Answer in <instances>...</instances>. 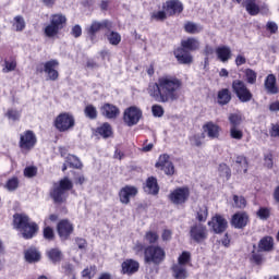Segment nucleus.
Instances as JSON below:
<instances>
[{
	"label": "nucleus",
	"instance_id": "obj_1",
	"mask_svg": "<svg viewBox=\"0 0 279 279\" xmlns=\"http://www.w3.org/2000/svg\"><path fill=\"white\" fill-rule=\"evenodd\" d=\"M182 81L175 76L163 75L148 85V95L158 104H169L180 99Z\"/></svg>",
	"mask_w": 279,
	"mask_h": 279
},
{
	"label": "nucleus",
	"instance_id": "obj_2",
	"mask_svg": "<svg viewBox=\"0 0 279 279\" xmlns=\"http://www.w3.org/2000/svg\"><path fill=\"white\" fill-rule=\"evenodd\" d=\"M13 226L20 230L24 239H34L38 232V225L29 221V216L25 214H15L13 216Z\"/></svg>",
	"mask_w": 279,
	"mask_h": 279
},
{
	"label": "nucleus",
	"instance_id": "obj_3",
	"mask_svg": "<svg viewBox=\"0 0 279 279\" xmlns=\"http://www.w3.org/2000/svg\"><path fill=\"white\" fill-rule=\"evenodd\" d=\"M73 189V182L69 178L61 179L59 183H54L50 197H52L54 204H64L66 197H69V191Z\"/></svg>",
	"mask_w": 279,
	"mask_h": 279
},
{
	"label": "nucleus",
	"instance_id": "obj_4",
	"mask_svg": "<svg viewBox=\"0 0 279 279\" xmlns=\"http://www.w3.org/2000/svg\"><path fill=\"white\" fill-rule=\"evenodd\" d=\"M167 253L159 245H148L144 251V263L146 265H160L165 260Z\"/></svg>",
	"mask_w": 279,
	"mask_h": 279
},
{
	"label": "nucleus",
	"instance_id": "obj_5",
	"mask_svg": "<svg viewBox=\"0 0 279 279\" xmlns=\"http://www.w3.org/2000/svg\"><path fill=\"white\" fill-rule=\"evenodd\" d=\"M66 25V16L62 14H54L50 17V23L44 28V34L47 38H56L60 34V29Z\"/></svg>",
	"mask_w": 279,
	"mask_h": 279
},
{
	"label": "nucleus",
	"instance_id": "obj_6",
	"mask_svg": "<svg viewBox=\"0 0 279 279\" xmlns=\"http://www.w3.org/2000/svg\"><path fill=\"white\" fill-rule=\"evenodd\" d=\"M58 66H60V62L56 59H51L49 61H46L44 63H39L36 66L37 73H46L47 80H50L51 82H56L59 77L58 73Z\"/></svg>",
	"mask_w": 279,
	"mask_h": 279
},
{
	"label": "nucleus",
	"instance_id": "obj_7",
	"mask_svg": "<svg viewBox=\"0 0 279 279\" xmlns=\"http://www.w3.org/2000/svg\"><path fill=\"white\" fill-rule=\"evenodd\" d=\"M54 128L59 132H69V130H73V128H75V117L70 112L60 113L54 119Z\"/></svg>",
	"mask_w": 279,
	"mask_h": 279
},
{
	"label": "nucleus",
	"instance_id": "obj_8",
	"mask_svg": "<svg viewBox=\"0 0 279 279\" xmlns=\"http://www.w3.org/2000/svg\"><path fill=\"white\" fill-rule=\"evenodd\" d=\"M232 90L236 95L238 99L242 101V104H247V101H252V92L247 88L245 82L241 80H234L232 82Z\"/></svg>",
	"mask_w": 279,
	"mask_h": 279
},
{
	"label": "nucleus",
	"instance_id": "obj_9",
	"mask_svg": "<svg viewBox=\"0 0 279 279\" xmlns=\"http://www.w3.org/2000/svg\"><path fill=\"white\" fill-rule=\"evenodd\" d=\"M141 117H143V111L138 107H129L124 110L123 121L129 128H132L141 121Z\"/></svg>",
	"mask_w": 279,
	"mask_h": 279
},
{
	"label": "nucleus",
	"instance_id": "obj_10",
	"mask_svg": "<svg viewBox=\"0 0 279 279\" xmlns=\"http://www.w3.org/2000/svg\"><path fill=\"white\" fill-rule=\"evenodd\" d=\"M190 236L195 243H202L208 239V229L202 223H195L190 229Z\"/></svg>",
	"mask_w": 279,
	"mask_h": 279
},
{
	"label": "nucleus",
	"instance_id": "obj_11",
	"mask_svg": "<svg viewBox=\"0 0 279 279\" xmlns=\"http://www.w3.org/2000/svg\"><path fill=\"white\" fill-rule=\"evenodd\" d=\"M191 191L189 187H178L170 193L169 199L172 202V204L180 205L186 203V199H189Z\"/></svg>",
	"mask_w": 279,
	"mask_h": 279
},
{
	"label": "nucleus",
	"instance_id": "obj_12",
	"mask_svg": "<svg viewBox=\"0 0 279 279\" xmlns=\"http://www.w3.org/2000/svg\"><path fill=\"white\" fill-rule=\"evenodd\" d=\"M208 226L213 228L216 234H221V232H226L228 229V220H226L221 215H216L208 222Z\"/></svg>",
	"mask_w": 279,
	"mask_h": 279
},
{
	"label": "nucleus",
	"instance_id": "obj_13",
	"mask_svg": "<svg viewBox=\"0 0 279 279\" xmlns=\"http://www.w3.org/2000/svg\"><path fill=\"white\" fill-rule=\"evenodd\" d=\"M36 134L33 131H26L20 136V147L21 149H33L36 145Z\"/></svg>",
	"mask_w": 279,
	"mask_h": 279
},
{
	"label": "nucleus",
	"instance_id": "obj_14",
	"mask_svg": "<svg viewBox=\"0 0 279 279\" xmlns=\"http://www.w3.org/2000/svg\"><path fill=\"white\" fill-rule=\"evenodd\" d=\"M157 169H161L166 175H173L175 173V168L173 162L169 160V155L163 154L159 157L158 162L156 163Z\"/></svg>",
	"mask_w": 279,
	"mask_h": 279
},
{
	"label": "nucleus",
	"instance_id": "obj_15",
	"mask_svg": "<svg viewBox=\"0 0 279 279\" xmlns=\"http://www.w3.org/2000/svg\"><path fill=\"white\" fill-rule=\"evenodd\" d=\"M73 223L69 220H61L57 226L58 234L61 239V241H66L73 234Z\"/></svg>",
	"mask_w": 279,
	"mask_h": 279
},
{
	"label": "nucleus",
	"instance_id": "obj_16",
	"mask_svg": "<svg viewBox=\"0 0 279 279\" xmlns=\"http://www.w3.org/2000/svg\"><path fill=\"white\" fill-rule=\"evenodd\" d=\"M136 195H138V189L132 185H125L119 192L121 204H129L130 199H132V197H136Z\"/></svg>",
	"mask_w": 279,
	"mask_h": 279
},
{
	"label": "nucleus",
	"instance_id": "obj_17",
	"mask_svg": "<svg viewBox=\"0 0 279 279\" xmlns=\"http://www.w3.org/2000/svg\"><path fill=\"white\" fill-rule=\"evenodd\" d=\"M112 27H114V25L112 24L111 21H108V20H104L102 22L94 21L92 25L87 28V33L89 36H95L97 32H99L100 29H108L110 32Z\"/></svg>",
	"mask_w": 279,
	"mask_h": 279
},
{
	"label": "nucleus",
	"instance_id": "obj_18",
	"mask_svg": "<svg viewBox=\"0 0 279 279\" xmlns=\"http://www.w3.org/2000/svg\"><path fill=\"white\" fill-rule=\"evenodd\" d=\"M163 10L168 16H173V14H180L184 7H182V2L179 0H170L163 4Z\"/></svg>",
	"mask_w": 279,
	"mask_h": 279
},
{
	"label": "nucleus",
	"instance_id": "obj_19",
	"mask_svg": "<svg viewBox=\"0 0 279 279\" xmlns=\"http://www.w3.org/2000/svg\"><path fill=\"white\" fill-rule=\"evenodd\" d=\"M248 219L250 218L247 217V214L243 211L236 213L231 218V226H233V228H236L238 230H241L242 228H245V226H247Z\"/></svg>",
	"mask_w": 279,
	"mask_h": 279
},
{
	"label": "nucleus",
	"instance_id": "obj_20",
	"mask_svg": "<svg viewBox=\"0 0 279 279\" xmlns=\"http://www.w3.org/2000/svg\"><path fill=\"white\" fill-rule=\"evenodd\" d=\"M141 267V264H138L137 260L134 259H125L122 263V274H125L126 276H132L133 274H136Z\"/></svg>",
	"mask_w": 279,
	"mask_h": 279
},
{
	"label": "nucleus",
	"instance_id": "obj_21",
	"mask_svg": "<svg viewBox=\"0 0 279 279\" xmlns=\"http://www.w3.org/2000/svg\"><path fill=\"white\" fill-rule=\"evenodd\" d=\"M174 58H177L180 64H191V62H193V57L184 48L174 50Z\"/></svg>",
	"mask_w": 279,
	"mask_h": 279
},
{
	"label": "nucleus",
	"instance_id": "obj_22",
	"mask_svg": "<svg viewBox=\"0 0 279 279\" xmlns=\"http://www.w3.org/2000/svg\"><path fill=\"white\" fill-rule=\"evenodd\" d=\"M120 110L114 105L105 104L101 107V114L107 119H117L120 114Z\"/></svg>",
	"mask_w": 279,
	"mask_h": 279
},
{
	"label": "nucleus",
	"instance_id": "obj_23",
	"mask_svg": "<svg viewBox=\"0 0 279 279\" xmlns=\"http://www.w3.org/2000/svg\"><path fill=\"white\" fill-rule=\"evenodd\" d=\"M203 130L209 138H219V132H221V128L213 122L206 123Z\"/></svg>",
	"mask_w": 279,
	"mask_h": 279
},
{
	"label": "nucleus",
	"instance_id": "obj_24",
	"mask_svg": "<svg viewBox=\"0 0 279 279\" xmlns=\"http://www.w3.org/2000/svg\"><path fill=\"white\" fill-rule=\"evenodd\" d=\"M216 54L220 62H228L232 58V50L228 46H219L216 48Z\"/></svg>",
	"mask_w": 279,
	"mask_h": 279
},
{
	"label": "nucleus",
	"instance_id": "obj_25",
	"mask_svg": "<svg viewBox=\"0 0 279 279\" xmlns=\"http://www.w3.org/2000/svg\"><path fill=\"white\" fill-rule=\"evenodd\" d=\"M171 269H172V276L174 279L189 278V270L186 269V266L174 264Z\"/></svg>",
	"mask_w": 279,
	"mask_h": 279
},
{
	"label": "nucleus",
	"instance_id": "obj_26",
	"mask_svg": "<svg viewBox=\"0 0 279 279\" xmlns=\"http://www.w3.org/2000/svg\"><path fill=\"white\" fill-rule=\"evenodd\" d=\"M183 49L187 51H197L199 49V40L197 38L190 37L181 41Z\"/></svg>",
	"mask_w": 279,
	"mask_h": 279
},
{
	"label": "nucleus",
	"instance_id": "obj_27",
	"mask_svg": "<svg viewBox=\"0 0 279 279\" xmlns=\"http://www.w3.org/2000/svg\"><path fill=\"white\" fill-rule=\"evenodd\" d=\"M247 158H245V156L243 155L236 156L234 162V168L236 169V171H239L240 173H247Z\"/></svg>",
	"mask_w": 279,
	"mask_h": 279
},
{
	"label": "nucleus",
	"instance_id": "obj_28",
	"mask_svg": "<svg viewBox=\"0 0 279 279\" xmlns=\"http://www.w3.org/2000/svg\"><path fill=\"white\" fill-rule=\"evenodd\" d=\"M26 263H38L40 260V252L36 248H28L24 252Z\"/></svg>",
	"mask_w": 279,
	"mask_h": 279
},
{
	"label": "nucleus",
	"instance_id": "obj_29",
	"mask_svg": "<svg viewBox=\"0 0 279 279\" xmlns=\"http://www.w3.org/2000/svg\"><path fill=\"white\" fill-rule=\"evenodd\" d=\"M158 191H160V187H158L156 178H148L146 181V193H149V195H158Z\"/></svg>",
	"mask_w": 279,
	"mask_h": 279
},
{
	"label": "nucleus",
	"instance_id": "obj_30",
	"mask_svg": "<svg viewBox=\"0 0 279 279\" xmlns=\"http://www.w3.org/2000/svg\"><path fill=\"white\" fill-rule=\"evenodd\" d=\"M245 10L251 14V16H256L260 12V7L256 0H246Z\"/></svg>",
	"mask_w": 279,
	"mask_h": 279
},
{
	"label": "nucleus",
	"instance_id": "obj_31",
	"mask_svg": "<svg viewBox=\"0 0 279 279\" xmlns=\"http://www.w3.org/2000/svg\"><path fill=\"white\" fill-rule=\"evenodd\" d=\"M231 99H232V95L230 94V89L225 88L218 92V104L220 106H226L230 104Z\"/></svg>",
	"mask_w": 279,
	"mask_h": 279
},
{
	"label": "nucleus",
	"instance_id": "obj_32",
	"mask_svg": "<svg viewBox=\"0 0 279 279\" xmlns=\"http://www.w3.org/2000/svg\"><path fill=\"white\" fill-rule=\"evenodd\" d=\"M265 87L268 93H271V95H276V93H278V87H276V76L274 74H269L266 77Z\"/></svg>",
	"mask_w": 279,
	"mask_h": 279
},
{
	"label": "nucleus",
	"instance_id": "obj_33",
	"mask_svg": "<svg viewBox=\"0 0 279 279\" xmlns=\"http://www.w3.org/2000/svg\"><path fill=\"white\" fill-rule=\"evenodd\" d=\"M274 248V239L271 236H266L259 241V250L262 252H270Z\"/></svg>",
	"mask_w": 279,
	"mask_h": 279
},
{
	"label": "nucleus",
	"instance_id": "obj_34",
	"mask_svg": "<svg viewBox=\"0 0 279 279\" xmlns=\"http://www.w3.org/2000/svg\"><path fill=\"white\" fill-rule=\"evenodd\" d=\"M230 128H239L243 123V114L241 113H231L229 114Z\"/></svg>",
	"mask_w": 279,
	"mask_h": 279
},
{
	"label": "nucleus",
	"instance_id": "obj_35",
	"mask_svg": "<svg viewBox=\"0 0 279 279\" xmlns=\"http://www.w3.org/2000/svg\"><path fill=\"white\" fill-rule=\"evenodd\" d=\"M108 43H110L113 47H117L121 43V34L110 31L106 34Z\"/></svg>",
	"mask_w": 279,
	"mask_h": 279
},
{
	"label": "nucleus",
	"instance_id": "obj_36",
	"mask_svg": "<svg viewBox=\"0 0 279 279\" xmlns=\"http://www.w3.org/2000/svg\"><path fill=\"white\" fill-rule=\"evenodd\" d=\"M184 29L187 34H199L204 29V27L199 24H195L193 22H187L184 25Z\"/></svg>",
	"mask_w": 279,
	"mask_h": 279
},
{
	"label": "nucleus",
	"instance_id": "obj_37",
	"mask_svg": "<svg viewBox=\"0 0 279 279\" xmlns=\"http://www.w3.org/2000/svg\"><path fill=\"white\" fill-rule=\"evenodd\" d=\"M229 135L233 141H243V130L239 126H230Z\"/></svg>",
	"mask_w": 279,
	"mask_h": 279
},
{
	"label": "nucleus",
	"instance_id": "obj_38",
	"mask_svg": "<svg viewBox=\"0 0 279 279\" xmlns=\"http://www.w3.org/2000/svg\"><path fill=\"white\" fill-rule=\"evenodd\" d=\"M20 184L21 182L19 181V178L13 177L7 181V183L4 184V189H7V191H9L10 193H13V191H16V189H19Z\"/></svg>",
	"mask_w": 279,
	"mask_h": 279
},
{
	"label": "nucleus",
	"instance_id": "obj_39",
	"mask_svg": "<svg viewBox=\"0 0 279 279\" xmlns=\"http://www.w3.org/2000/svg\"><path fill=\"white\" fill-rule=\"evenodd\" d=\"M160 236L158 235V232L156 231H147L144 235V241L146 243H149V245H154L155 243H158V240Z\"/></svg>",
	"mask_w": 279,
	"mask_h": 279
},
{
	"label": "nucleus",
	"instance_id": "obj_40",
	"mask_svg": "<svg viewBox=\"0 0 279 279\" xmlns=\"http://www.w3.org/2000/svg\"><path fill=\"white\" fill-rule=\"evenodd\" d=\"M196 219L201 223L206 221V219H208V207H206L205 205L199 206L196 210Z\"/></svg>",
	"mask_w": 279,
	"mask_h": 279
},
{
	"label": "nucleus",
	"instance_id": "obj_41",
	"mask_svg": "<svg viewBox=\"0 0 279 279\" xmlns=\"http://www.w3.org/2000/svg\"><path fill=\"white\" fill-rule=\"evenodd\" d=\"M47 254H48V258L52 263H60L62 260V252L58 248H52L48 251Z\"/></svg>",
	"mask_w": 279,
	"mask_h": 279
},
{
	"label": "nucleus",
	"instance_id": "obj_42",
	"mask_svg": "<svg viewBox=\"0 0 279 279\" xmlns=\"http://www.w3.org/2000/svg\"><path fill=\"white\" fill-rule=\"evenodd\" d=\"M204 138H206L204 133H198L190 137V143L193 147H202Z\"/></svg>",
	"mask_w": 279,
	"mask_h": 279
},
{
	"label": "nucleus",
	"instance_id": "obj_43",
	"mask_svg": "<svg viewBox=\"0 0 279 279\" xmlns=\"http://www.w3.org/2000/svg\"><path fill=\"white\" fill-rule=\"evenodd\" d=\"M98 134H100L102 138H109V136H112V126H110L109 123H104L98 128Z\"/></svg>",
	"mask_w": 279,
	"mask_h": 279
},
{
	"label": "nucleus",
	"instance_id": "obj_44",
	"mask_svg": "<svg viewBox=\"0 0 279 279\" xmlns=\"http://www.w3.org/2000/svg\"><path fill=\"white\" fill-rule=\"evenodd\" d=\"M66 165L73 169H82V161H80V158L74 155H69L66 157Z\"/></svg>",
	"mask_w": 279,
	"mask_h": 279
},
{
	"label": "nucleus",
	"instance_id": "obj_45",
	"mask_svg": "<svg viewBox=\"0 0 279 279\" xmlns=\"http://www.w3.org/2000/svg\"><path fill=\"white\" fill-rule=\"evenodd\" d=\"M13 27L15 32H23L25 29V19L21 15L15 16L13 19Z\"/></svg>",
	"mask_w": 279,
	"mask_h": 279
},
{
	"label": "nucleus",
	"instance_id": "obj_46",
	"mask_svg": "<svg viewBox=\"0 0 279 279\" xmlns=\"http://www.w3.org/2000/svg\"><path fill=\"white\" fill-rule=\"evenodd\" d=\"M135 256H143V254L145 255V250H147V246H145V244L141 241H136L134 244H133V247H132Z\"/></svg>",
	"mask_w": 279,
	"mask_h": 279
},
{
	"label": "nucleus",
	"instance_id": "obj_47",
	"mask_svg": "<svg viewBox=\"0 0 279 279\" xmlns=\"http://www.w3.org/2000/svg\"><path fill=\"white\" fill-rule=\"evenodd\" d=\"M244 77L247 84H254L256 82V78L258 77V74L252 69H246L244 71Z\"/></svg>",
	"mask_w": 279,
	"mask_h": 279
},
{
	"label": "nucleus",
	"instance_id": "obj_48",
	"mask_svg": "<svg viewBox=\"0 0 279 279\" xmlns=\"http://www.w3.org/2000/svg\"><path fill=\"white\" fill-rule=\"evenodd\" d=\"M191 263V253L187 251L182 252V254L178 257L177 265H181L183 267H186Z\"/></svg>",
	"mask_w": 279,
	"mask_h": 279
},
{
	"label": "nucleus",
	"instance_id": "obj_49",
	"mask_svg": "<svg viewBox=\"0 0 279 279\" xmlns=\"http://www.w3.org/2000/svg\"><path fill=\"white\" fill-rule=\"evenodd\" d=\"M5 117L9 121H19L21 119V111L14 108L8 109Z\"/></svg>",
	"mask_w": 279,
	"mask_h": 279
},
{
	"label": "nucleus",
	"instance_id": "obj_50",
	"mask_svg": "<svg viewBox=\"0 0 279 279\" xmlns=\"http://www.w3.org/2000/svg\"><path fill=\"white\" fill-rule=\"evenodd\" d=\"M84 113L87 119H97V108L93 105H87L84 109Z\"/></svg>",
	"mask_w": 279,
	"mask_h": 279
},
{
	"label": "nucleus",
	"instance_id": "obj_51",
	"mask_svg": "<svg viewBox=\"0 0 279 279\" xmlns=\"http://www.w3.org/2000/svg\"><path fill=\"white\" fill-rule=\"evenodd\" d=\"M233 206H234V208H245V206H247V202L245 201V197L234 195L233 196Z\"/></svg>",
	"mask_w": 279,
	"mask_h": 279
},
{
	"label": "nucleus",
	"instance_id": "obj_52",
	"mask_svg": "<svg viewBox=\"0 0 279 279\" xmlns=\"http://www.w3.org/2000/svg\"><path fill=\"white\" fill-rule=\"evenodd\" d=\"M96 274H97V266H90L89 268H85L82 271L83 278H86V279L95 278Z\"/></svg>",
	"mask_w": 279,
	"mask_h": 279
},
{
	"label": "nucleus",
	"instance_id": "obj_53",
	"mask_svg": "<svg viewBox=\"0 0 279 279\" xmlns=\"http://www.w3.org/2000/svg\"><path fill=\"white\" fill-rule=\"evenodd\" d=\"M151 112H153V117H156V118L165 117V108H162V106L160 105H153Z\"/></svg>",
	"mask_w": 279,
	"mask_h": 279
},
{
	"label": "nucleus",
	"instance_id": "obj_54",
	"mask_svg": "<svg viewBox=\"0 0 279 279\" xmlns=\"http://www.w3.org/2000/svg\"><path fill=\"white\" fill-rule=\"evenodd\" d=\"M15 69H16V61L14 60L4 61V68L2 69L4 73H11V71H15Z\"/></svg>",
	"mask_w": 279,
	"mask_h": 279
},
{
	"label": "nucleus",
	"instance_id": "obj_55",
	"mask_svg": "<svg viewBox=\"0 0 279 279\" xmlns=\"http://www.w3.org/2000/svg\"><path fill=\"white\" fill-rule=\"evenodd\" d=\"M269 135L271 138H279V123H272L270 125Z\"/></svg>",
	"mask_w": 279,
	"mask_h": 279
},
{
	"label": "nucleus",
	"instance_id": "obj_56",
	"mask_svg": "<svg viewBox=\"0 0 279 279\" xmlns=\"http://www.w3.org/2000/svg\"><path fill=\"white\" fill-rule=\"evenodd\" d=\"M269 208L260 207L259 210L257 211V217H259V219L263 220L269 219Z\"/></svg>",
	"mask_w": 279,
	"mask_h": 279
},
{
	"label": "nucleus",
	"instance_id": "obj_57",
	"mask_svg": "<svg viewBox=\"0 0 279 279\" xmlns=\"http://www.w3.org/2000/svg\"><path fill=\"white\" fill-rule=\"evenodd\" d=\"M264 162L267 169H271L274 167V155H271L270 153L266 154L264 156Z\"/></svg>",
	"mask_w": 279,
	"mask_h": 279
},
{
	"label": "nucleus",
	"instance_id": "obj_58",
	"mask_svg": "<svg viewBox=\"0 0 279 279\" xmlns=\"http://www.w3.org/2000/svg\"><path fill=\"white\" fill-rule=\"evenodd\" d=\"M54 233L53 229L51 227H46L44 229V239H47V241H53Z\"/></svg>",
	"mask_w": 279,
	"mask_h": 279
},
{
	"label": "nucleus",
	"instance_id": "obj_59",
	"mask_svg": "<svg viewBox=\"0 0 279 279\" xmlns=\"http://www.w3.org/2000/svg\"><path fill=\"white\" fill-rule=\"evenodd\" d=\"M219 171H220V175H222L223 178H230V168L228 167V165L226 163H221L219 166Z\"/></svg>",
	"mask_w": 279,
	"mask_h": 279
},
{
	"label": "nucleus",
	"instance_id": "obj_60",
	"mask_svg": "<svg viewBox=\"0 0 279 279\" xmlns=\"http://www.w3.org/2000/svg\"><path fill=\"white\" fill-rule=\"evenodd\" d=\"M36 173H37L36 167H27L24 169L25 178H34Z\"/></svg>",
	"mask_w": 279,
	"mask_h": 279
},
{
	"label": "nucleus",
	"instance_id": "obj_61",
	"mask_svg": "<svg viewBox=\"0 0 279 279\" xmlns=\"http://www.w3.org/2000/svg\"><path fill=\"white\" fill-rule=\"evenodd\" d=\"M153 19H155L156 21H165V19H167V11H157L153 13Z\"/></svg>",
	"mask_w": 279,
	"mask_h": 279
},
{
	"label": "nucleus",
	"instance_id": "obj_62",
	"mask_svg": "<svg viewBox=\"0 0 279 279\" xmlns=\"http://www.w3.org/2000/svg\"><path fill=\"white\" fill-rule=\"evenodd\" d=\"M62 271L65 276H71L73 274V265L65 263L62 265Z\"/></svg>",
	"mask_w": 279,
	"mask_h": 279
},
{
	"label": "nucleus",
	"instance_id": "obj_63",
	"mask_svg": "<svg viewBox=\"0 0 279 279\" xmlns=\"http://www.w3.org/2000/svg\"><path fill=\"white\" fill-rule=\"evenodd\" d=\"M247 59L243 54H238L235 58V64L236 66H243V64H246Z\"/></svg>",
	"mask_w": 279,
	"mask_h": 279
},
{
	"label": "nucleus",
	"instance_id": "obj_64",
	"mask_svg": "<svg viewBox=\"0 0 279 279\" xmlns=\"http://www.w3.org/2000/svg\"><path fill=\"white\" fill-rule=\"evenodd\" d=\"M71 34H72V36H74V38H80V36H82V26L75 25L72 28Z\"/></svg>",
	"mask_w": 279,
	"mask_h": 279
}]
</instances>
